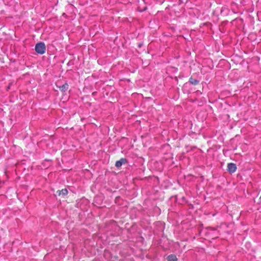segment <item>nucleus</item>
I'll return each instance as SVG.
<instances>
[{
    "mask_svg": "<svg viewBox=\"0 0 261 261\" xmlns=\"http://www.w3.org/2000/svg\"><path fill=\"white\" fill-rule=\"evenodd\" d=\"M167 261H177V258L175 254H170L167 257Z\"/></svg>",
    "mask_w": 261,
    "mask_h": 261,
    "instance_id": "nucleus-5",
    "label": "nucleus"
},
{
    "mask_svg": "<svg viewBox=\"0 0 261 261\" xmlns=\"http://www.w3.org/2000/svg\"><path fill=\"white\" fill-rule=\"evenodd\" d=\"M237 167L234 163H230L227 164V171L230 174L234 173L237 170Z\"/></svg>",
    "mask_w": 261,
    "mask_h": 261,
    "instance_id": "nucleus-2",
    "label": "nucleus"
},
{
    "mask_svg": "<svg viewBox=\"0 0 261 261\" xmlns=\"http://www.w3.org/2000/svg\"><path fill=\"white\" fill-rule=\"evenodd\" d=\"M127 163V160L125 158H121L120 160L116 162L115 166L119 168H120L122 165L126 164Z\"/></svg>",
    "mask_w": 261,
    "mask_h": 261,
    "instance_id": "nucleus-3",
    "label": "nucleus"
},
{
    "mask_svg": "<svg viewBox=\"0 0 261 261\" xmlns=\"http://www.w3.org/2000/svg\"><path fill=\"white\" fill-rule=\"evenodd\" d=\"M260 202H261V196L259 198Z\"/></svg>",
    "mask_w": 261,
    "mask_h": 261,
    "instance_id": "nucleus-8",
    "label": "nucleus"
},
{
    "mask_svg": "<svg viewBox=\"0 0 261 261\" xmlns=\"http://www.w3.org/2000/svg\"><path fill=\"white\" fill-rule=\"evenodd\" d=\"M68 88V85L67 83L60 87V90L62 91H66Z\"/></svg>",
    "mask_w": 261,
    "mask_h": 261,
    "instance_id": "nucleus-7",
    "label": "nucleus"
},
{
    "mask_svg": "<svg viewBox=\"0 0 261 261\" xmlns=\"http://www.w3.org/2000/svg\"><path fill=\"white\" fill-rule=\"evenodd\" d=\"M189 82L192 85H196L199 83V81L191 77L189 79Z\"/></svg>",
    "mask_w": 261,
    "mask_h": 261,
    "instance_id": "nucleus-6",
    "label": "nucleus"
},
{
    "mask_svg": "<svg viewBox=\"0 0 261 261\" xmlns=\"http://www.w3.org/2000/svg\"><path fill=\"white\" fill-rule=\"evenodd\" d=\"M59 196L62 195L64 196L68 194V190L66 189H63L62 190H58L57 192Z\"/></svg>",
    "mask_w": 261,
    "mask_h": 261,
    "instance_id": "nucleus-4",
    "label": "nucleus"
},
{
    "mask_svg": "<svg viewBox=\"0 0 261 261\" xmlns=\"http://www.w3.org/2000/svg\"><path fill=\"white\" fill-rule=\"evenodd\" d=\"M35 51L39 54L43 55L46 50V46L44 42L37 43L35 47Z\"/></svg>",
    "mask_w": 261,
    "mask_h": 261,
    "instance_id": "nucleus-1",
    "label": "nucleus"
}]
</instances>
